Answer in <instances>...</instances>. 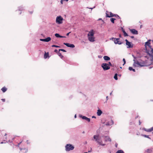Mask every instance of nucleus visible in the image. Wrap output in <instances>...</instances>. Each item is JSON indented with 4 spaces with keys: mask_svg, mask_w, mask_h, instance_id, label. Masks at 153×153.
<instances>
[{
    "mask_svg": "<svg viewBox=\"0 0 153 153\" xmlns=\"http://www.w3.org/2000/svg\"><path fill=\"white\" fill-rule=\"evenodd\" d=\"M104 141H103L101 137L98 134L94 135L93 136L92 140L98 144L102 146L106 145L105 142L111 141V139L108 136H105Z\"/></svg>",
    "mask_w": 153,
    "mask_h": 153,
    "instance_id": "nucleus-1",
    "label": "nucleus"
},
{
    "mask_svg": "<svg viewBox=\"0 0 153 153\" xmlns=\"http://www.w3.org/2000/svg\"><path fill=\"white\" fill-rule=\"evenodd\" d=\"M150 39L149 40L145 42V46L146 53L149 56L148 59L151 61L152 63L153 62V47L150 45Z\"/></svg>",
    "mask_w": 153,
    "mask_h": 153,
    "instance_id": "nucleus-2",
    "label": "nucleus"
},
{
    "mask_svg": "<svg viewBox=\"0 0 153 153\" xmlns=\"http://www.w3.org/2000/svg\"><path fill=\"white\" fill-rule=\"evenodd\" d=\"M63 18L61 16H58L56 18V22L58 24H61L63 23Z\"/></svg>",
    "mask_w": 153,
    "mask_h": 153,
    "instance_id": "nucleus-3",
    "label": "nucleus"
},
{
    "mask_svg": "<svg viewBox=\"0 0 153 153\" xmlns=\"http://www.w3.org/2000/svg\"><path fill=\"white\" fill-rule=\"evenodd\" d=\"M65 150L66 151H69L73 150L74 147L72 145L70 144H67L65 146Z\"/></svg>",
    "mask_w": 153,
    "mask_h": 153,
    "instance_id": "nucleus-4",
    "label": "nucleus"
},
{
    "mask_svg": "<svg viewBox=\"0 0 153 153\" xmlns=\"http://www.w3.org/2000/svg\"><path fill=\"white\" fill-rule=\"evenodd\" d=\"M101 67L104 70H107L110 68L109 64L106 63H103L102 64Z\"/></svg>",
    "mask_w": 153,
    "mask_h": 153,
    "instance_id": "nucleus-5",
    "label": "nucleus"
},
{
    "mask_svg": "<svg viewBox=\"0 0 153 153\" xmlns=\"http://www.w3.org/2000/svg\"><path fill=\"white\" fill-rule=\"evenodd\" d=\"M125 41L126 42V44L127 46V48H132L133 47V45L132 43L129 42L126 39L125 40Z\"/></svg>",
    "mask_w": 153,
    "mask_h": 153,
    "instance_id": "nucleus-6",
    "label": "nucleus"
},
{
    "mask_svg": "<svg viewBox=\"0 0 153 153\" xmlns=\"http://www.w3.org/2000/svg\"><path fill=\"white\" fill-rule=\"evenodd\" d=\"M112 39H114V41L115 44H118L119 45H121L122 44V42L119 41V40L120 39L119 38H112Z\"/></svg>",
    "mask_w": 153,
    "mask_h": 153,
    "instance_id": "nucleus-7",
    "label": "nucleus"
},
{
    "mask_svg": "<svg viewBox=\"0 0 153 153\" xmlns=\"http://www.w3.org/2000/svg\"><path fill=\"white\" fill-rule=\"evenodd\" d=\"M133 65L134 67H142L143 66V65H142L138 62H134Z\"/></svg>",
    "mask_w": 153,
    "mask_h": 153,
    "instance_id": "nucleus-8",
    "label": "nucleus"
},
{
    "mask_svg": "<svg viewBox=\"0 0 153 153\" xmlns=\"http://www.w3.org/2000/svg\"><path fill=\"white\" fill-rule=\"evenodd\" d=\"M110 15H109L108 13H106V16L108 17H113V16H115L116 17L117 16V17H119V16L117 15L114 14H113L111 12H110Z\"/></svg>",
    "mask_w": 153,
    "mask_h": 153,
    "instance_id": "nucleus-9",
    "label": "nucleus"
},
{
    "mask_svg": "<svg viewBox=\"0 0 153 153\" xmlns=\"http://www.w3.org/2000/svg\"><path fill=\"white\" fill-rule=\"evenodd\" d=\"M51 38L50 37H48L45 39H40V40L41 41L48 42L50 41Z\"/></svg>",
    "mask_w": 153,
    "mask_h": 153,
    "instance_id": "nucleus-10",
    "label": "nucleus"
},
{
    "mask_svg": "<svg viewBox=\"0 0 153 153\" xmlns=\"http://www.w3.org/2000/svg\"><path fill=\"white\" fill-rule=\"evenodd\" d=\"M94 33L93 30H91L88 33V36H94Z\"/></svg>",
    "mask_w": 153,
    "mask_h": 153,
    "instance_id": "nucleus-11",
    "label": "nucleus"
},
{
    "mask_svg": "<svg viewBox=\"0 0 153 153\" xmlns=\"http://www.w3.org/2000/svg\"><path fill=\"white\" fill-rule=\"evenodd\" d=\"M63 44L66 45L68 47L72 48H74L75 47V46L74 44H70L68 43H64Z\"/></svg>",
    "mask_w": 153,
    "mask_h": 153,
    "instance_id": "nucleus-12",
    "label": "nucleus"
},
{
    "mask_svg": "<svg viewBox=\"0 0 153 153\" xmlns=\"http://www.w3.org/2000/svg\"><path fill=\"white\" fill-rule=\"evenodd\" d=\"M114 123V121L111 120L110 121H108L105 123V125L107 126H111Z\"/></svg>",
    "mask_w": 153,
    "mask_h": 153,
    "instance_id": "nucleus-13",
    "label": "nucleus"
},
{
    "mask_svg": "<svg viewBox=\"0 0 153 153\" xmlns=\"http://www.w3.org/2000/svg\"><path fill=\"white\" fill-rule=\"evenodd\" d=\"M79 117L82 118L83 119L85 120L88 122H89L90 121V119L89 118H88L85 116H82L81 115H79Z\"/></svg>",
    "mask_w": 153,
    "mask_h": 153,
    "instance_id": "nucleus-14",
    "label": "nucleus"
},
{
    "mask_svg": "<svg viewBox=\"0 0 153 153\" xmlns=\"http://www.w3.org/2000/svg\"><path fill=\"white\" fill-rule=\"evenodd\" d=\"M88 39L91 42H94V41L95 38L94 36H88Z\"/></svg>",
    "mask_w": 153,
    "mask_h": 153,
    "instance_id": "nucleus-15",
    "label": "nucleus"
},
{
    "mask_svg": "<svg viewBox=\"0 0 153 153\" xmlns=\"http://www.w3.org/2000/svg\"><path fill=\"white\" fill-rule=\"evenodd\" d=\"M130 31L133 34H138L137 31L134 29H130Z\"/></svg>",
    "mask_w": 153,
    "mask_h": 153,
    "instance_id": "nucleus-16",
    "label": "nucleus"
},
{
    "mask_svg": "<svg viewBox=\"0 0 153 153\" xmlns=\"http://www.w3.org/2000/svg\"><path fill=\"white\" fill-rule=\"evenodd\" d=\"M102 112L100 109H98L97 112V115L98 116H100L102 114Z\"/></svg>",
    "mask_w": 153,
    "mask_h": 153,
    "instance_id": "nucleus-17",
    "label": "nucleus"
},
{
    "mask_svg": "<svg viewBox=\"0 0 153 153\" xmlns=\"http://www.w3.org/2000/svg\"><path fill=\"white\" fill-rule=\"evenodd\" d=\"M103 59L105 60L109 61L110 59V58L107 56H104Z\"/></svg>",
    "mask_w": 153,
    "mask_h": 153,
    "instance_id": "nucleus-18",
    "label": "nucleus"
},
{
    "mask_svg": "<svg viewBox=\"0 0 153 153\" xmlns=\"http://www.w3.org/2000/svg\"><path fill=\"white\" fill-rule=\"evenodd\" d=\"M55 36L56 37H58H58H60V38H65L66 37H65V36H60L59 34L57 33L55 34Z\"/></svg>",
    "mask_w": 153,
    "mask_h": 153,
    "instance_id": "nucleus-19",
    "label": "nucleus"
},
{
    "mask_svg": "<svg viewBox=\"0 0 153 153\" xmlns=\"http://www.w3.org/2000/svg\"><path fill=\"white\" fill-rule=\"evenodd\" d=\"M20 149L21 150H22V152L23 153H25L27 151V149H22L21 148H20Z\"/></svg>",
    "mask_w": 153,
    "mask_h": 153,
    "instance_id": "nucleus-20",
    "label": "nucleus"
},
{
    "mask_svg": "<svg viewBox=\"0 0 153 153\" xmlns=\"http://www.w3.org/2000/svg\"><path fill=\"white\" fill-rule=\"evenodd\" d=\"M146 152L148 153H151L152 152V149H147L146 151Z\"/></svg>",
    "mask_w": 153,
    "mask_h": 153,
    "instance_id": "nucleus-21",
    "label": "nucleus"
},
{
    "mask_svg": "<svg viewBox=\"0 0 153 153\" xmlns=\"http://www.w3.org/2000/svg\"><path fill=\"white\" fill-rule=\"evenodd\" d=\"M1 90L3 92H5L7 90V88L5 87H3L1 88Z\"/></svg>",
    "mask_w": 153,
    "mask_h": 153,
    "instance_id": "nucleus-22",
    "label": "nucleus"
},
{
    "mask_svg": "<svg viewBox=\"0 0 153 153\" xmlns=\"http://www.w3.org/2000/svg\"><path fill=\"white\" fill-rule=\"evenodd\" d=\"M49 57V54L48 53H45L44 54V58L45 59H46L48 57Z\"/></svg>",
    "mask_w": 153,
    "mask_h": 153,
    "instance_id": "nucleus-23",
    "label": "nucleus"
},
{
    "mask_svg": "<svg viewBox=\"0 0 153 153\" xmlns=\"http://www.w3.org/2000/svg\"><path fill=\"white\" fill-rule=\"evenodd\" d=\"M128 69L130 71H132L134 72H135V69L133 68L132 67H129L128 68Z\"/></svg>",
    "mask_w": 153,
    "mask_h": 153,
    "instance_id": "nucleus-24",
    "label": "nucleus"
},
{
    "mask_svg": "<svg viewBox=\"0 0 153 153\" xmlns=\"http://www.w3.org/2000/svg\"><path fill=\"white\" fill-rule=\"evenodd\" d=\"M114 78L116 80H117L118 79L117 78V74H115L114 76Z\"/></svg>",
    "mask_w": 153,
    "mask_h": 153,
    "instance_id": "nucleus-25",
    "label": "nucleus"
},
{
    "mask_svg": "<svg viewBox=\"0 0 153 153\" xmlns=\"http://www.w3.org/2000/svg\"><path fill=\"white\" fill-rule=\"evenodd\" d=\"M143 129L145 131H146L147 132H150V129L149 128V129H146V128H144Z\"/></svg>",
    "mask_w": 153,
    "mask_h": 153,
    "instance_id": "nucleus-26",
    "label": "nucleus"
},
{
    "mask_svg": "<svg viewBox=\"0 0 153 153\" xmlns=\"http://www.w3.org/2000/svg\"><path fill=\"white\" fill-rule=\"evenodd\" d=\"M58 56H60L61 58L62 59L63 57V56L62 55V54L60 53L59 52L58 53Z\"/></svg>",
    "mask_w": 153,
    "mask_h": 153,
    "instance_id": "nucleus-27",
    "label": "nucleus"
},
{
    "mask_svg": "<svg viewBox=\"0 0 153 153\" xmlns=\"http://www.w3.org/2000/svg\"><path fill=\"white\" fill-rule=\"evenodd\" d=\"M115 20V19L113 18H111L110 19L111 22L113 23H114V21Z\"/></svg>",
    "mask_w": 153,
    "mask_h": 153,
    "instance_id": "nucleus-28",
    "label": "nucleus"
},
{
    "mask_svg": "<svg viewBox=\"0 0 153 153\" xmlns=\"http://www.w3.org/2000/svg\"><path fill=\"white\" fill-rule=\"evenodd\" d=\"M116 153H124L121 150H119Z\"/></svg>",
    "mask_w": 153,
    "mask_h": 153,
    "instance_id": "nucleus-29",
    "label": "nucleus"
},
{
    "mask_svg": "<svg viewBox=\"0 0 153 153\" xmlns=\"http://www.w3.org/2000/svg\"><path fill=\"white\" fill-rule=\"evenodd\" d=\"M23 7L22 6L19 7V10L20 11L23 10Z\"/></svg>",
    "mask_w": 153,
    "mask_h": 153,
    "instance_id": "nucleus-30",
    "label": "nucleus"
},
{
    "mask_svg": "<svg viewBox=\"0 0 153 153\" xmlns=\"http://www.w3.org/2000/svg\"><path fill=\"white\" fill-rule=\"evenodd\" d=\"M142 135L145 137H146V138H150L149 137V136L148 135H144V134H143Z\"/></svg>",
    "mask_w": 153,
    "mask_h": 153,
    "instance_id": "nucleus-31",
    "label": "nucleus"
},
{
    "mask_svg": "<svg viewBox=\"0 0 153 153\" xmlns=\"http://www.w3.org/2000/svg\"><path fill=\"white\" fill-rule=\"evenodd\" d=\"M124 33V35L125 36H128V34L126 33V32H124V33Z\"/></svg>",
    "mask_w": 153,
    "mask_h": 153,
    "instance_id": "nucleus-32",
    "label": "nucleus"
},
{
    "mask_svg": "<svg viewBox=\"0 0 153 153\" xmlns=\"http://www.w3.org/2000/svg\"><path fill=\"white\" fill-rule=\"evenodd\" d=\"M132 56L134 58V59L133 60L134 62H136V58L135 56H134L133 55H132Z\"/></svg>",
    "mask_w": 153,
    "mask_h": 153,
    "instance_id": "nucleus-33",
    "label": "nucleus"
},
{
    "mask_svg": "<svg viewBox=\"0 0 153 153\" xmlns=\"http://www.w3.org/2000/svg\"><path fill=\"white\" fill-rule=\"evenodd\" d=\"M52 47H55L56 48L60 47V46H58L56 45H52Z\"/></svg>",
    "mask_w": 153,
    "mask_h": 153,
    "instance_id": "nucleus-34",
    "label": "nucleus"
},
{
    "mask_svg": "<svg viewBox=\"0 0 153 153\" xmlns=\"http://www.w3.org/2000/svg\"><path fill=\"white\" fill-rule=\"evenodd\" d=\"M59 51H62L64 52H66V51L63 49H59Z\"/></svg>",
    "mask_w": 153,
    "mask_h": 153,
    "instance_id": "nucleus-35",
    "label": "nucleus"
},
{
    "mask_svg": "<svg viewBox=\"0 0 153 153\" xmlns=\"http://www.w3.org/2000/svg\"><path fill=\"white\" fill-rule=\"evenodd\" d=\"M123 61L124 62V64H123V65H124L125 64L126 62V61L125 59H123Z\"/></svg>",
    "mask_w": 153,
    "mask_h": 153,
    "instance_id": "nucleus-36",
    "label": "nucleus"
},
{
    "mask_svg": "<svg viewBox=\"0 0 153 153\" xmlns=\"http://www.w3.org/2000/svg\"><path fill=\"white\" fill-rule=\"evenodd\" d=\"M64 0H61V1H60V3H61V4H63V2L64 1Z\"/></svg>",
    "mask_w": 153,
    "mask_h": 153,
    "instance_id": "nucleus-37",
    "label": "nucleus"
},
{
    "mask_svg": "<svg viewBox=\"0 0 153 153\" xmlns=\"http://www.w3.org/2000/svg\"><path fill=\"white\" fill-rule=\"evenodd\" d=\"M150 131L151 132L152 131H153V127L151 128H149Z\"/></svg>",
    "mask_w": 153,
    "mask_h": 153,
    "instance_id": "nucleus-38",
    "label": "nucleus"
},
{
    "mask_svg": "<svg viewBox=\"0 0 153 153\" xmlns=\"http://www.w3.org/2000/svg\"><path fill=\"white\" fill-rule=\"evenodd\" d=\"M95 7V6L94 7H92V8H89V7H87L86 8H89V9H91V10H92L93 8H94Z\"/></svg>",
    "mask_w": 153,
    "mask_h": 153,
    "instance_id": "nucleus-39",
    "label": "nucleus"
},
{
    "mask_svg": "<svg viewBox=\"0 0 153 153\" xmlns=\"http://www.w3.org/2000/svg\"><path fill=\"white\" fill-rule=\"evenodd\" d=\"M109 64V66H112V64H111V62H108V64Z\"/></svg>",
    "mask_w": 153,
    "mask_h": 153,
    "instance_id": "nucleus-40",
    "label": "nucleus"
},
{
    "mask_svg": "<svg viewBox=\"0 0 153 153\" xmlns=\"http://www.w3.org/2000/svg\"><path fill=\"white\" fill-rule=\"evenodd\" d=\"M1 100L3 102H4L5 101V99H2Z\"/></svg>",
    "mask_w": 153,
    "mask_h": 153,
    "instance_id": "nucleus-41",
    "label": "nucleus"
},
{
    "mask_svg": "<svg viewBox=\"0 0 153 153\" xmlns=\"http://www.w3.org/2000/svg\"><path fill=\"white\" fill-rule=\"evenodd\" d=\"M98 57L99 58H101L102 57V56H101L99 55V56H98Z\"/></svg>",
    "mask_w": 153,
    "mask_h": 153,
    "instance_id": "nucleus-42",
    "label": "nucleus"
},
{
    "mask_svg": "<svg viewBox=\"0 0 153 153\" xmlns=\"http://www.w3.org/2000/svg\"><path fill=\"white\" fill-rule=\"evenodd\" d=\"M70 33H71V32H69V33H67V34H66V35H67V36H68V35H69V34Z\"/></svg>",
    "mask_w": 153,
    "mask_h": 153,
    "instance_id": "nucleus-43",
    "label": "nucleus"
},
{
    "mask_svg": "<svg viewBox=\"0 0 153 153\" xmlns=\"http://www.w3.org/2000/svg\"><path fill=\"white\" fill-rule=\"evenodd\" d=\"M92 118H96V117L95 116H92Z\"/></svg>",
    "mask_w": 153,
    "mask_h": 153,
    "instance_id": "nucleus-44",
    "label": "nucleus"
},
{
    "mask_svg": "<svg viewBox=\"0 0 153 153\" xmlns=\"http://www.w3.org/2000/svg\"><path fill=\"white\" fill-rule=\"evenodd\" d=\"M106 99L107 100H108V96H107L106 97Z\"/></svg>",
    "mask_w": 153,
    "mask_h": 153,
    "instance_id": "nucleus-45",
    "label": "nucleus"
},
{
    "mask_svg": "<svg viewBox=\"0 0 153 153\" xmlns=\"http://www.w3.org/2000/svg\"><path fill=\"white\" fill-rule=\"evenodd\" d=\"M130 37L131 38H132V39L134 38V36H131Z\"/></svg>",
    "mask_w": 153,
    "mask_h": 153,
    "instance_id": "nucleus-46",
    "label": "nucleus"
},
{
    "mask_svg": "<svg viewBox=\"0 0 153 153\" xmlns=\"http://www.w3.org/2000/svg\"><path fill=\"white\" fill-rule=\"evenodd\" d=\"M122 31H123V33H124V32H125V30H123V29L122 30Z\"/></svg>",
    "mask_w": 153,
    "mask_h": 153,
    "instance_id": "nucleus-47",
    "label": "nucleus"
},
{
    "mask_svg": "<svg viewBox=\"0 0 153 153\" xmlns=\"http://www.w3.org/2000/svg\"><path fill=\"white\" fill-rule=\"evenodd\" d=\"M57 50L56 49L55 50V51H54L56 52H57Z\"/></svg>",
    "mask_w": 153,
    "mask_h": 153,
    "instance_id": "nucleus-48",
    "label": "nucleus"
},
{
    "mask_svg": "<svg viewBox=\"0 0 153 153\" xmlns=\"http://www.w3.org/2000/svg\"><path fill=\"white\" fill-rule=\"evenodd\" d=\"M21 143H22V142H20V143H19V144L18 145V146H19V145Z\"/></svg>",
    "mask_w": 153,
    "mask_h": 153,
    "instance_id": "nucleus-49",
    "label": "nucleus"
},
{
    "mask_svg": "<svg viewBox=\"0 0 153 153\" xmlns=\"http://www.w3.org/2000/svg\"><path fill=\"white\" fill-rule=\"evenodd\" d=\"M76 114H75L74 116V118H76Z\"/></svg>",
    "mask_w": 153,
    "mask_h": 153,
    "instance_id": "nucleus-50",
    "label": "nucleus"
},
{
    "mask_svg": "<svg viewBox=\"0 0 153 153\" xmlns=\"http://www.w3.org/2000/svg\"><path fill=\"white\" fill-rule=\"evenodd\" d=\"M115 145L116 147H117V144L116 143Z\"/></svg>",
    "mask_w": 153,
    "mask_h": 153,
    "instance_id": "nucleus-51",
    "label": "nucleus"
},
{
    "mask_svg": "<svg viewBox=\"0 0 153 153\" xmlns=\"http://www.w3.org/2000/svg\"><path fill=\"white\" fill-rule=\"evenodd\" d=\"M64 1H68L69 0H64Z\"/></svg>",
    "mask_w": 153,
    "mask_h": 153,
    "instance_id": "nucleus-52",
    "label": "nucleus"
},
{
    "mask_svg": "<svg viewBox=\"0 0 153 153\" xmlns=\"http://www.w3.org/2000/svg\"><path fill=\"white\" fill-rule=\"evenodd\" d=\"M112 92H111L110 93V95H111V94H112Z\"/></svg>",
    "mask_w": 153,
    "mask_h": 153,
    "instance_id": "nucleus-53",
    "label": "nucleus"
},
{
    "mask_svg": "<svg viewBox=\"0 0 153 153\" xmlns=\"http://www.w3.org/2000/svg\"><path fill=\"white\" fill-rule=\"evenodd\" d=\"M141 123V122H140V121H139V125H140Z\"/></svg>",
    "mask_w": 153,
    "mask_h": 153,
    "instance_id": "nucleus-54",
    "label": "nucleus"
},
{
    "mask_svg": "<svg viewBox=\"0 0 153 153\" xmlns=\"http://www.w3.org/2000/svg\"><path fill=\"white\" fill-rule=\"evenodd\" d=\"M3 143H3V142H1V144H3Z\"/></svg>",
    "mask_w": 153,
    "mask_h": 153,
    "instance_id": "nucleus-55",
    "label": "nucleus"
},
{
    "mask_svg": "<svg viewBox=\"0 0 153 153\" xmlns=\"http://www.w3.org/2000/svg\"><path fill=\"white\" fill-rule=\"evenodd\" d=\"M119 36H120V37H121V35H120H120H119Z\"/></svg>",
    "mask_w": 153,
    "mask_h": 153,
    "instance_id": "nucleus-56",
    "label": "nucleus"
},
{
    "mask_svg": "<svg viewBox=\"0 0 153 153\" xmlns=\"http://www.w3.org/2000/svg\"><path fill=\"white\" fill-rule=\"evenodd\" d=\"M83 153H88V152H84Z\"/></svg>",
    "mask_w": 153,
    "mask_h": 153,
    "instance_id": "nucleus-57",
    "label": "nucleus"
},
{
    "mask_svg": "<svg viewBox=\"0 0 153 153\" xmlns=\"http://www.w3.org/2000/svg\"><path fill=\"white\" fill-rule=\"evenodd\" d=\"M6 134H5V136H6Z\"/></svg>",
    "mask_w": 153,
    "mask_h": 153,
    "instance_id": "nucleus-58",
    "label": "nucleus"
},
{
    "mask_svg": "<svg viewBox=\"0 0 153 153\" xmlns=\"http://www.w3.org/2000/svg\"><path fill=\"white\" fill-rule=\"evenodd\" d=\"M28 142V140H27V142ZM27 143H28V142H27Z\"/></svg>",
    "mask_w": 153,
    "mask_h": 153,
    "instance_id": "nucleus-59",
    "label": "nucleus"
},
{
    "mask_svg": "<svg viewBox=\"0 0 153 153\" xmlns=\"http://www.w3.org/2000/svg\"><path fill=\"white\" fill-rule=\"evenodd\" d=\"M152 42H153V40H152Z\"/></svg>",
    "mask_w": 153,
    "mask_h": 153,
    "instance_id": "nucleus-60",
    "label": "nucleus"
}]
</instances>
